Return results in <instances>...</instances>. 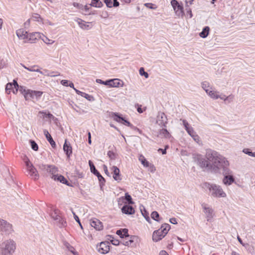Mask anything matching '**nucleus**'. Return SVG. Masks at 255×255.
<instances>
[{"instance_id": "obj_1", "label": "nucleus", "mask_w": 255, "mask_h": 255, "mask_svg": "<svg viewBox=\"0 0 255 255\" xmlns=\"http://www.w3.org/2000/svg\"><path fill=\"white\" fill-rule=\"evenodd\" d=\"M206 158L212 162L211 171L215 173H223L230 169V163L227 159L215 150H208Z\"/></svg>"}, {"instance_id": "obj_2", "label": "nucleus", "mask_w": 255, "mask_h": 255, "mask_svg": "<svg viewBox=\"0 0 255 255\" xmlns=\"http://www.w3.org/2000/svg\"><path fill=\"white\" fill-rule=\"evenodd\" d=\"M16 243L11 239L3 242L0 245V255H12L16 250Z\"/></svg>"}, {"instance_id": "obj_3", "label": "nucleus", "mask_w": 255, "mask_h": 255, "mask_svg": "<svg viewBox=\"0 0 255 255\" xmlns=\"http://www.w3.org/2000/svg\"><path fill=\"white\" fill-rule=\"evenodd\" d=\"M206 187L208 189L211 195L215 198H225L227 197L226 192L222 186L215 183H206Z\"/></svg>"}, {"instance_id": "obj_4", "label": "nucleus", "mask_w": 255, "mask_h": 255, "mask_svg": "<svg viewBox=\"0 0 255 255\" xmlns=\"http://www.w3.org/2000/svg\"><path fill=\"white\" fill-rule=\"evenodd\" d=\"M170 226L168 224H163L160 229L155 231L152 235V240L154 242H158L161 240L167 234Z\"/></svg>"}, {"instance_id": "obj_5", "label": "nucleus", "mask_w": 255, "mask_h": 255, "mask_svg": "<svg viewBox=\"0 0 255 255\" xmlns=\"http://www.w3.org/2000/svg\"><path fill=\"white\" fill-rule=\"evenodd\" d=\"M223 175L222 183L226 186H229L235 182V179L233 175V172L230 169L222 173Z\"/></svg>"}, {"instance_id": "obj_6", "label": "nucleus", "mask_w": 255, "mask_h": 255, "mask_svg": "<svg viewBox=\"0 0 255 255\" xmlns=\"http://www.w3.org/2000/svg\"><path fill=\"white\" fill-rule=\"evenodd\" d=\"M201 206L207 221L211 222L215 215L214 210L206 203L202 204Z\"/></svg>"}, {"instance_id": "obj_7", "label": "nucleus", "mask_w": 255, "mask_h": 255, "mask_svg": "<svg viewBox=\"0 0 255 255\" xmlns=\"http://www.w3.org/2000/svg\"><path fill=\"white\" fill-rule=\"evenodd\" d=\"M39 168L42 171H46L51 173L52 176L56 175L58 172L57 168L53 165H46L41 164L38 165Z\"/></svg>"}, {"instance_id": "obj_8", "label": "nucleus", "mask_w": 255, "mask_h": 255, "mask_svg": "<svg viewBox=\"0 0 255 255\" xmlns=\"http://www.w3.org/2000/svg\"><path fill=\"white\" fill-rule=\"evenodd\" d=\"M0 230L6 235H9L13 232L12 225L1 219H0Z\"/></svg>"}, {"instance_id": "obj_9", "label": "nucleus", "mask_w": 255, "mask_h": 255, "mask_svg": "<svg viewBox=\"0 0 255 255\" xmlns=\"http://www.w3.org/2000/svg\"><path fill=\"white\" fill-rule=\"evenodd\" d=\"M156 124L161 127H166L167 123V119L163 112H158L156 117Z\"/></svg>"}, {"instance_id": "obj_10", "label": "nucleus", "mask_w": 255, "mask_h": 255, "mask_svg": "<svg viewBox=\"0 0 255 255\" xmlns=\"http://www.w3.org/2000/svg\"><path fill=\"white\" fill-rule=\"evenodd\" d=\"M205 157H206L205 156ZM212 162L210 161L207 158H201L199 160V165L202 168H206L211 171Z\"/></svg>"}, {"instance_id": "obj_11", "label": "nucleus", "mask_w": 255, "mask_h": 255, "mask_svg": "<svg viewBox=\"0 0 255 255\" xmlns=\"http://www.w3.org/2000/svg\"><path fill=\"white\" fill-rule=\"evenodd\" d=\"M22 67H24L25 69L28 70L29 71H30V72H38L40 74H42V75H47L48 76H51V77H53V76H58V75H60V74H56L55 75H50V74H46L45 73L47 72V70H45V72H43L41 71H40L39 69L37 68L36 69L35 68L36 67H38V66L37 65H33L30 67H26L25 65H23V64H21Z\"/></svg>"}, {"instance_id": "obj_12", "label": "nucleus", "mask_w": 255, "mask_h": 255, "mask_svg": "<svg viewBox=\"0 0 255 255\" xmlns=\"http://www.w3.org/2000/svg\"><path fill=\"white\" fill-rule=\"evenodd\" d=\"M110 251V246L109 242H102L98 247V251L101 254H105Z\"/></svg>"}, {"instance_id": "obj_13", "label": "nucleus", "mask_w": 255, "mask_h": 255, "mask_svg": "<svg viewBox=\"0 0 255 255\" xmlns=\"http://www.w3.org/2000/svg\"><path fill=\"white\" fill-rule=\"evenodd\" d=\"M91 226L96 230L100 231L103 228L102 223L98 219L94 218L90 221Z\"/></svg>"}, {"instance_id": "obj_14", "label": "nucleus", "mask_w": 255, "mask_h": 255, "mask_svg": "<svg viewBox=\"0 0 255 255\" xmlns=\"http://www.w3.org/2000/svg\"><path fill=\"white\" fill-rule=\"evenodd\" d=\"M27 171L28 172L30 176L34 179L36 180L39 178V174L38 171L33 165H31L30 167L29 166L28 168L27 169Z\"/></svg>"}, {"instance_id": "obj_15", "label": "nucleus", "mask_w": 255, "mask_h": 255, "mask_svg": "<svg viewBox=\"0 0 255 255\" xmlns=\"http://www.w3.org/2000/svg\"><path fill=\"white\" fill-rule=\"evenodd\" d=\"M79 26L83 29L88 30L91 28V22H86L81 19L78 18L76 20Z\"/></svg>"}, {"instance_id": "obj_16", "label": "nucleus", "mask_w": 255, "mask_h": 255, "mask_svg": "<svg viewBox=\"0 0 255 255\" xmlns=\"http://www.w3.org/2000/svg\"><path fill=\"white\" fill-rule=\"evenodd\" d=\"M124 85V82L119 79H114L110 80V87H123Z\"/></svg>"}, {"instance_id": "obj_17", "label": "nucleus", "mask_w": 255, "mask_h": 255, "mask_svg": "<svg viewBox=\"0 0 255 255\" xmlns=\"http://www.w3.org/2000/svg\"><path fill=\"white\" fill-rule=\"evenodd\" d=\"M63 150L68 157H69L72 153V146L70 143L67 141V139L65 140L63 145Z\"/></svg>"}, {"instance_id": "obj_18", "label": "nucleus", "mask_w": 255, "mask_h": 255, "mask_svg": "<svg viewBox=\"0 0 255 255\" xmlns=\"http://www.w3.org/2000/svg\"><path fill=\"white\" fill-rule=\"evenodd\" d=\"M112 170L113 172V178L114 179L118 182L122 180L121 175L120 174V169L115 166H113L112 167Z\"/></svg>"}, {"instance_id": "obj_19", "label": "nucleus", "mask_w": 255, "mask_h": 255, "mask_svg": "<svg viewBox=\"0 0 255 255\" xmlns=\"http://www.w3.org/2000/svg\"><path fill=\"white\" fill-rule=\"evenodd\" d=\"M43 92L39 91H33L30 90V92H29V95L28 96V100L30 98L34 99L35 98L36 99H39L42 95Z\"/></svg>"}, {"instance_id": "obj_20", "label": "nucleus", "mask_w": 255, "mask_h": 255, "mask_svg": "<svg viewBox=\"0 0 255 255\" xmlns=\"http://www.w3.org/2000/svg\"><path fill=\"white\" fill-rule=\"evenodd\" d=\"M122 211L123 213L128 215H132L134 213V209L129 205H124L122 208Z\"/></svg>"}, {"instance_id": "obj_21", "label": "nucleus", "mask_w": 255, "mask_h": 255, "mask_svg": "<svg viewBox=\"0 0 255 255\" xmlns=\"http://www.w3.org/2000/svg\"><path fill=\"white\" fill-rule=\"evenodd\" d=\"M158 136L160 137H164L165 138H169L171 137V135L168 131L164 128L160 129L158 132Z\"/></svg>"}, {"instance_id": "obj_22", "label": "nucleus", "mask_w": 255, "mask_h": 255, "mask_svg": "<svg viewBox=\"0 0 255 255\" xmlns=\"http://www.w3.org/2000/svg\"><path fill=\"white\" fill-rule=\"evenodd\" d=\"M44 134L47 139V140L49 141L51 145L54 147L56 146V144L55 141L53 140L52 137H51V135L49 134L48 131L46 129H44L43 131Z\"/></svg>"}, {"instance_id": "obj_23", "label": "nucleus", "mask_w": 255, "mask_h": 255, "mask_svg": "<svg viewBox=\"0 0 255 255\" xmlns=\"http://www.w3.org/2000/svg\"><path fill=\"white\" fill-rule=\"evenodd\" d=\"M115 120L117 122H118L119 123H122V124H123L124 125H127L128 127H132V125L129 122H128V121L126 120L123 118L119 116H118L117 115H115Z\"/></svg>"}, {"instance_id": "obj_24", "label": "nucleus", "mask_w": 255, "mask_h": 255, "mask_svg": "<svg viewBox=\"0 0 255 255\" xmlns=\"http://www.w3.org/2000/svg\"><path fill=\"white\" fill-rule=\"evenodd\" d=\"M19 92L24 96V98L26 100H28V96L29 95V92L30 89H26L24 86H20L18 88Z\"/></svg>"}, {"instance_id": "obj_25", "label": "nucleus", "mask_w": 255, "mask_h": 255, "mask_svg": "<svg viewBox=\"0 0 255 255\" xmlns=\"http://www.w3.org/2000/svg\"><path fill=\"white\" fill-rule=\"evenodd\" d=\"M174 10L175 11L176 15L178 17H183L184 15L183 7L182 5L180 4L177 5L176 7V9H174Z\"/></svg>"}, {"instance_id": "obj_26", "label": "nucleus", "mask_w": 255, "mask_h": 255, "mask_svg": "<svg viewBox=\"0 0 255 255\" xmlns=\"http://www.w3.org/2000/svg\"><path fill=\"white\" fill-rule=\"evenodd\" d=\"M207 94L211 98L216 100L219 99V93L216 91L210 90L208 92L207 91Z\"/></svg>"}, {"instance_id": "obj_27", "label": "nucleus", "mask_w": 255, "mask_h": 255, "mask_svg": "<svg viewBox=\"0 0 255 255\" xmlns=\"http://www.w3.org/2000/svg\"><path fill=\"white\" fill-rule=\"evenodd\" d=\"M116 233L122 238H124V237H129V235L128 234V230L127 229L119 230L117 231Z\"/></svg>"}, {"instance_id": "obj_28", "label": "nucleus", "mask_w": 255, "mask_h": 255, "mask_svg": "<svg viewBox=\"0 0 255 255\" xmlns=\"http://www.w3.org/2000/svg\"><path fill=\"white\" fill-rule=\"evenodd\" d=\"M52 178L54 180L59 181L61 183H62L63 184H67V180L62 175H59L58 174L54 175L53 176H52Z\"/></svg>"}, {"instance_id": "obj_29", "label": "nucleus", "mask_w": 255, "mask_h": 255, "mask_svg": "<svg viewBox=\"0 0 255 255\" xmlns=\"http://www.w3.org/2000/svg\"><path fill=\"white\" fill-rule=\"evenodd\" d=\"M54 221H55L57 225L60 228L65 227L66 226V221L60 216L57 218Z\"/></svg>"}, {"instance_id": "obj_30", "label": "nucleus", "mask_w": 255, "mask_h": 255, "mask_svg": "<svg viewBox=\"0 0 255 255\" xmlns=\"http://www.w3.org/2000/svg\"><path fill=\"white\" fill-rule=\"evenodd\" d=\"M17 36L21 39L28 38V35L26 31H24L22 29H19L16 31Z\"/></svg>"}, {"instance_id": "obj_31", "label": "nucleus", "mask_w": 255, "mask_h": 255, "mask_svg": "<svg viewBox=\"0 0 255 255\" xmlns=\"http://www.w3.org/2000/svg\"><path fill=\"white\" fill-rule=\"evenodd\" d=\"M210 28L208 26H205L200 33L199 35L201 37L205 38L207 37L209 34Z\"/></svg>"}, {"instance_id": "obj_32", "label": "nucleus", "mask_w": 255, "mask_h": 255, "mask_svg": "<svg viewBox=\"0 0 255 255\" xmlns=\"http://www.w3.org/2000/svg\"><path fill=\"white\" fill-rule=\"evenodd\" d=\"M31 19L34 21L42 22L43 23V19L39 14L32 13L31 15Z\"/></svg>"}, {"instance_id": "obj_33", "label": "nucleus", "mask_w": 255, "mask_h": 255, "mask_svg": "<svg viewBox=\"0 0 255 255\" xmlns=\"http://www.w3.org/2000/svg\"><path fill=\"white\" fill-rule=\"evenodd\" d=\"M89 164L90 167V170L92 173H93L94 175L97 176L100 174V173L98 171V170L96 169L95 166L93 163L91 161H89Z\"/></svg>"}, {"instance_id": "obj_34", "label": "nucleus", "mask_w": 255, "mask_h": 255, "mask_svg": "<svg viewBox=\"0 0 255 255\" xmlns=\"http://www.w3.org/2000/svg\"><path fill=\"white\" fill-rule=\"evenodd\" d=\"M91 6L96 7H101L103 5V3L100 0H92Z\"/></svg>"}, {"instance_id": "obj_35", "label": "nucleus", "mask_w": 255, "mask_h": 255, "mask_svg": "<svg viewBox=\"0 0 255 255\" xmlns=\"http://www.w3.org/2000/svg\"><path fill=\"white\" fill-rule=\"evenodd\" d=\"M201 86L206 93L207 91L208 92L210 90L212 89V88L210 87L209 83L207 81L202 82L201 84Z\"/></svg>"}, {"instance_id": "obj_36", "label": "nucleus", "mask_w": 255, "mask_h": 255, "mask_svg": "<svg viewBox=\"0 0 255 255\" xmlns=\"http://www.w3.org/2000/svg\"><path fill=\"white\" fill-rule=\"evenodd\" d=\"M14 86H13V83H8L6 84V87H5V91L7 94H9L11 91L13 89Z\"/></svg>"}, {"instance_id": "obj_37", "label": "nucleus", "mask_w": 255, "mask_h": 255, "mask_svg": "<svg viewBox=\"0 0 255 255\" xmlns=\"http://www.w3.org/2000/svg\"><path fill=\"white\" fill-rule=\"evenodd\" d=\"M39 114H42L43 116V118H48L49 119H53L54 118L53 115L49 113H47L46 112L43 111H40L39 112Z\"/></svg>"}, {"instance_id": "obj_38", "label": "nucleus", "mask_w": 255, "mask_h": 255, "mask_svg": "<svg viewBox=\"0 0 255 255\" xmlns=\"http://www.w3.org/2000/svg\"><path fill=\"white\" fill-rule=\"evenodd\" d=\"M139 160L140 161V162H141V164L142 165H143L145 167H148L149 166V162L145 159V158H144V157L142 155H140L139 157Z\"/></svg>"}, {"instance_id": "obj_39", "label": "nucleus", "mask_w": 255, "mask_h": 255, "mask_svg": "<svg viewBox=\"0 0 255 255\" xmlns=\"http://www.w3.org/2000/svg\"><path fill=\"white\" fill-rule=\"evenodd\" d=\"M60 211L57 209H55L50 214L51 217L55 220L57 218L60 216Z\"/></svg>"}, {"instance_id": "obj_40", "label": "nucleus", "mask_w": 255, "mask_h": 255, "mask_svg": "<svg viewBox=\"0 0 255 255\" xmlns=\"http://www.w3.org/2000/svg\"><path fill=\"white\" fill-rule=\"evenodd\" d=\"M81 96L85 98L86 99H87L89 101H92L94 100V97L90 95L86 94L85 93H84V92H83V93H82Z\"/></svg>"}, {"instance_id": "obj_41", "label": "nucleus", "mask_w": 255, "mask_h": 255, "mask_svg": "<svg viewBox=\"0 0 255 255\" xmlns=\"http://www.w3.org/2000/svg\"><path fill=\"white\" fill-rule=\"evenodd\" d=\"M29 141H30L32 149L33 150H34V151H37L38 149V146L37 144L34 140H30Z\"/></svg>"}, {"instance_id": "obj_42", "label": "nucleus", "mask_w": 255, "mask_h": 255, "mask_svg": "<svg viewBox=\"0 0 255 255\" xmlns=\"http://www.w3.org/2000/svg\"><path fill=\"white\" fill-rule=\"evenodd\" d=\"M39 35V33H37V32H35L34 33H32V34H30L29 36V38H28V40L29 41H31V42H33V41L34 40V39H36V36H38Z\"/></svg>"}, {"instance_id": "obj_43", "label": "nucleus", "mask_w": 255, "mask_h": 255, "mask_svg": "<svg viewBox=\"0 0 255 255\" xmlns=\"http://www.w3.org/2000/svg\"><path fill=\"white\" fill-rule=\"evenodd\" d=\"M13 86L14 88L11 91L13 94H15L17 93L18 90V88H19V85L15 80H13Z\"/></svg>"}, {"instance_id": "obj_44", "label": "nucleus", "mask_w": 255, "mask_h": 255, "mask_svg": "<svg viewBox=\"0 0 255 255\" xmlns=\"http://www.w3.org/2000/svg\"><path fill=\"white\" fill-rule=\"evenodd\" d=\"M64 245L67 248V249L70 252H71L73 254H75L76 253H74V250H75L74 247H73L72 246H71L70 245V244H69L67 242H66L64 243Z\"/></svg>"}, {"instance_id": "obj_45", "label": "nucleus", "mask_w": 255, "mask_h": 255, "mask_svg": "<svg viewBox=\"0 0 255 255\" xmlns=\"http://www.w3.org/2000/svg\"><path fill=\"white\" fill-rule=\"evenodd\" d=\"M96 81L98 83L109 86L110 87V80H107L106 81H103L101 79H96Z\"/></svg>"}, {"instance_id": "obj_46", "label": "nucleus", "mask_w": 255, "mask_h": 255, "mask_svg": "<svg viewBox=\"0 0 255 255\" xmlns=\"http://www.w3.org/2000/svg\"><path fill=\"white\" fill-rule=\"evenodd\" d=\"M125 199L128 201L129 204H132L133 203L132 201L131 197L128 193L125 194Z\"/></svg>"}, {"instance_id": "obj_47", "label": "nucleus", "mask_w": 255, "mask_h": 255, "mask_svg": "<svg viewBox=\"0 0 255 255\" xmlns=\"http://www.w3.org/2000/svg\"><path fill=\"white\" fill-rule=\"evenodd\" d=\"M141 214L142 216L145 218V219L146 220V221H149L150 220V218L148 216V214L147 212V211L145 210V209L144 208L143 210L142 211V209H140Z\"/></svg>"}, {"instance_id": "obj_48", "label": "nucleus", "mask_w": 255, "mask_h": 255, "mask_svg": "<svg viewBox=\"0 0 255 255\" xmlns=\"http://www.w3.org/2000/svg\"><path fill=\"white\" fill-rule=\"evenodd\" d=\"M151 218L156 221H159V220L158 219L159 218V214L156 211H153L151 214Z\"/></svg>"}, {"instance_id": "obj_49", "label": "nucleus", "mask_w": 255, "mask_h": 255, "mask_svg": "<svg viewBox=\"0 0 255 255\" xmlns=\"http://www.w3.org/2000/svg\"><path fill=\"white\" fill-rule=\"evenodd\" d=\"M139 72L140 75L144 76L146 78L148 77V74L144 71V69L143 67L139 69Z\"/></svg>"}, {"instance_id": "obj_50", "label": "nucleus", "mask_w": 255, "mask_h": 255, "mask_svg": "<svg viewBox=\"0 0 255 255\" xmlns=\"http://www.w3.org/2000/svg\"><path fill=\"white\" fill-rule=\"evenodd\" d=\"M242 151L243 152L248 155L249 156L253 157V152L251 151L250 149L247 148H244Z\"/></svg>"}, {"instance_id": "obj_51", "label": "nucleus", "mask_w": 255, "mask_h": 255, "mask_svg": "<svg viewBox=\"0 0 255 255\" xmlns=\"http://www.w3.org/2000/svg\"><path fill=\"white\" fill-rule=\"evenodd\" d=\"M108 156L111 160H115L116 158V154L112 151L108 152Z\"/></svg>"}, {"instance_id": "obj_52", "label": "nucleus", "mask_w": 255, "mask_h": 255, "mask_svg": "<svg viewBox=\"0 0 255 255\" xmlns=\"http://www.w3.org/2000/svg\"><path fill=\"white\" fill-rule=\"evenodd\" d=\"M219 98L225 101L228 100V99H232V97H231V96L226 97L225 95L221 94V95H219Z\"/></svg>"}, {"instance_id": "obj_53", "label": "nucleus", "mask_w": 255, "mask_h": 255, "mask_svg": "<svg viewBox=\"0 0 255 255\" xmlns=\"http://www.w3.org/2000/svg\"><path fill=\"white\" fill-rule=\"evenodd\" d=\"M186 131L191 137L196 133L193 128L191 127L187 129Z\"/></svg>"}, {"instance_id": "obj_54", "label": "nucleus", "mask_w": 255, "mask_h": 255, "mask_svg": "<svg viewBox=\"0 0 255 255\" xmlns=\"http://www.w3.org/2000/svg\"><path fill=\"white\" fill-rule=\"evenodd\" d=\"M171 4L173 9H176V7L179 4V3L176 0H171Z\"/></svg>"}, {"instance_id": "obj_55", "label": "nucleus", "mask_w": 255, "mask_h": 255, "mask_svg": "<svg viewBox=\"0 0 255 255\" xmlns=\"http://www.w3.org/2000/svg\"><path fill=\"white\" fill-rule=\"evenodd\" d=\"M154 4L151 3H144V6L147 8H149L150 9H155L157 8V6H154Z\"/></svg>"}, {"instance_id": "obj_56", "label": "nucleus", "mask_w": 255, "mask_h": 255, "mask_svg": "<svg viewBox=\"0 0 255 255\" xmlns=\"http://www.w3.org/2000/svg\"><path fill=\"white\" fill-rule=\"evenodd\" d=\"M71 211H72V213L74 216V218L75 220L79 223V224L80 225L81 227L82 228V226L81 225V224L80 223V220H79L78 216L76 215L75 213L72 210V209H71Z\"/></svg>"}, {"instance_id": "obj_57", "label": "nucleus", "mask_w": 255, "mask_h": 255, "mask_svg": "<svg viewBox=\"0 0 255 255\" xmlns=\"http://www.w3.org/2000/svg\"><path fill=\"white\" fill-rule=\"evenodd\" d=\"M97 176L98 180H99V182H100L101 184H104L105 182V178L100 174V173L99 175H98Z\"/></svg>"}, {"instance_id": "obj_58", "label": "nucleus", "mask_w": 255, "mask_h": 255, "mask_svg": "<svg viewBox=\"0 0 255 255\" xmlns=\"http://www.w3.org/2000/svg\"><path fill=\"white\" fill-rule=\"evenodd\" d=\"M104 2L106 3L107 7L110 8L113 7V2L112 0H104Z\"/></svg>"}, {"instance_id": "obj_59", "label": "nucleus", "mask_w": 255, "mask_h": 255, "mask_svg": "<svg viewBox=\"0 0 255 255\" xmlns=\"http://www.w3.org/2000/svg\"><path fill=\"white\" fill-rule=\"evenodd\" d=\"M182 123H183V126H184L186 130H187V129H188V128H189L191 127L189 126V125L188 123V122L185 120H182Z\"/></svg>"}, {"instance_id": "obj_60", "label": "nucleus", "mask_w": 255, "mask_h": 255, "mask_svg": "<svg viewBox=\"0 0 255 255\" xmlns=\"http://www.w3.org/2000/svg\"><path fill=\"white\" fill-rule=\"evenodd\" d=\"M192 137L194 139V141H195L196 142L199 143L200 141V137L199 136L195 133L194 135H193Z\"/></svg>"}, {"instance_id": "obj_61", "label": "nucleus", "mask_w": 255, "mask_h": 255, "mask_svg": "<svg viewBox=\"0 0 255 255\" xmlns=\"http://www.w3.org/2000/svg\"><path fill=\"white\" fill-rule=\"evenodd\" d=\"M26 158L27 159V161H25V164L26 166V169L28 168L29 166H31V165H33V164L31 163L29 159L27 158V156H25Z\"/></svg>"}, {"instance_id": "obj_62", "label": "nucleus", "mask_w": 255, "mask_h": 255, "mask_svg": "<svg viewBox=\"0 0 255 255\" xmlns=\"http://www.w3.org/2000/svg\"><path fill=\"white\" fill-rule=\"evenodd\" d=\"M111 243L114 245H119L120 242L118 240L115 239L114 238L111 241Z\"/></svg>"}, {"instance_id": "obj_63", "label": "nucleus", "mask_w": 255, "mask_h": 255, "mask_svg": "<svg viewBox=\"0 0 255 255\" xmlns=\"http://www.w3.org/2000/svg\"><path fill=\"white\" fill-rule=\"evenodd\" d=\"M194 0H185L186 6L189 7L191 5Z\"/></svg>"}, {"instance_id": "obj_64", "label": "nucleus", "mask_w": 255, "mask_h": 255, "mask_svg": "<svg viewBox=\"0 0 255 255\" xmlns=\"http://www.w3.org/2000/svg\"><path fill=\"white\" fill-rule=\"evenodd\" d=\"M44 41L47 44H52L54 42V41L52 40H50L47 37L46 38V40Z\"/></svg>"}]
</instances>
